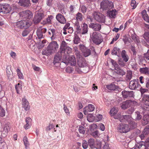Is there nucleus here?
<instances>
[{"label":"nucleus","mask_w":149,"mask_h":149,"mask_svg":"<svg viewBox=\"0 0 149 149\" xmlns=\"http://www.w3.org/2000/svg\"><path fill=\"white\" fill-rule=\"evenodd\" d=\"M136 1L135 0H132L131 3V6L133 7V9H135L137 5L136 4Z\"/></svg>","instance_id":"obj_57"},{"label":"nucleus","mask_w":149,"mask_h":149,"mask_svg":"<svg viewBox=\"0 0 149 149\" xmlns=\"http://www.w3.org/2000/svg\"><path fill=\"white\" fill-rule=\"evenodd\" d=\"M132 77V72L130 71H127L126 75V79L127 81H130Z\"/></svg>","instance_id":"obj_40"},{"label":"nucleus","mask_w":149,"mask_h":149,"mask_svg":"<svg viewBox=\"0 0 149 149\" xmlns=\"http://www.w3.org/2000/svg\"><path fill=\"white\" fill-rule=\"evenodd\" d=\"M118 111V109L117 108L113 107L110 110V113L111 116H113L114 117L117 115V113Z\"/></svg>","instance_id":"obj_31"},{"label":"nucleus","mask_w":149,"mask_h":149,"mask_svg":"<svg viewBox=\"0 0 149 149\" xmlns=\"http://www.w3.org/2000/svg\"><path fill=\"white\" fill-rule=\"evenodd\" d=\"M122 93L123 97L125 98L133 97L134 95V93L133 91H124L122 92Z\"/></svg>","instance_id":"obj_20"},{"label":"nucleus","mask_w":149,"mask_h":149,"mask_svg":"<svg viewBox=\"0 0 149 149\" xmlns=\"http://www.w3.org/2000/svg\"><path fill=\"white\" fill-rule=\"evenodd\" d=\"M66 43L64 41H63L60 47V49L61 51L60 52H58L56 54V63L59 62L61 59L62 54L61 52H63L65 49Z\"/></svg>","instance_id":"obj_10"},{"label":"nucleus","mask_w":149,"mask_h":149,"mask_svg":"<svg viewBox=\"0 0 149 149\" xmlns=\"http://www.w3.org/2000/svg\"><path fill=\"white\" fill-rule=\"evenodd\" d=\"M125 116H128L129 117L125 119V121H127L128 122L129 124L131 125V128H135L137 126V123L133 121V118L131 116L129 115H126Z\"/></svg>","instance_id":"obj_17"},{"label":"nucleus","mask_w":149,"mask_h":149,"mask_svg":"<svg viewBox=\"0 0 149 149\" xmlns=\"http://www.w3.org/2000/svg\"><path fill=\"white\" fill-rule=\"evenodd\" d=\"M95 118V117L92 114H89L87 117V120L89 122H93Z\"/></svg>","instance_id":"obj_47"},{"label":"nucleus","mask_w":149,"mask_h":149,"mask_svg":"<svg viewBox=\"0 0 149 149\" xmlns=\"http://www.w3.org/2000/svg\"><path fill=\"white\" fill-rule=\"evenodd\" d=\"M19 3L21 6L24 7H28L30 4L29 0H19Z\"/></svg>","instance_id":"obj_23"},{"label":"nucleus","mask_w":149,"mask_h":149,"mask_svg":"<svg viewBox=\"0 0 149 149\" xmlns=\"http://www.w3.org/2000/svg\"><path fill=\"white\" fill-rule=\"evenodd\" d=\"M120 49L116 47H114L111 51V54L112 55H115L119 56L120 55Z\"/></svg>","instance_id":"obj_32"},{"label":"nucleus","mask_w":149,"mask_h":149,"mask_svg":"<svg viewBox=\"0 0 149 149\" xmlns=\"http://www.w3.org/2000/svg\"><path fill=\"white\" fill-rule=\"evenodd\" d=\"M88 26L87 24L85 23H84L83 24L82 32V34H84L87 33L88 31Z\"/></svg>","instance_id":"obj_39"},{"label":"nucleus","mask_w":149,"mask_h":149,"mask_svg":"<svg viewBox=\"0 0 149 149\" xmlns=\"http://www.w3.org/2000/svg\"><path fill=\"white\" fill-rule=\"evenodd\" d=\"M10 54L11 57L14 59H15L16 56V54L15 52L13 51H11L10 53Z\"/></svg>","instance_id":"obj_59"},{"label":"nucleus","mask_w":149,"mask_h":149,"mask_svg":"<svg viewBox=\"0 0 149 149\" xmlns=\"http://www.w3.org/2000/svg\"><path fill=\"white\" fill-rule=\"evenodd\" d=\"M131 100H126L120 104V107L122 109L125 110L129 107L131 106Z\"/></svg>","instance_id":"obj_18"},{"label":"nucleus","mask_w":149,"mask_h":149,"mask_svg":"<svg viewBox=\"0 0 149 149\" xmlns=\"http://www.w3.org/2000/svg\"><path fill=\"white\" fill-rule=\"evenodd\" d=\"M95 107L93 105L89 104L84 109L83 112L84 114L87 115L89 112H91L94 110Z\"/></svg>","instance_id":"obj_15"},{"label":"nucleus","mask_w":149,"mask_h":149,"mask_svg":"<svg viewBox=\"0 0 149 149\" xmlns=\"http://www.w3.org/2000/svg\"><path fill=\"white\" fill-rule=\"evenodd\" d=\"M53 18L52 16H49L46 19L44 20L42 22V23L43 25L46 24H49L51 22V20Z\"/></svg>","instance_id":"obj_35"},{"label":"nucleus","mask_w":149,"mask_h":149,"mask_svg":"<svg viewBox=\"0 0 149 149\" xmlns=\"http://www.w3.org/2000/svg\"><path fill=\"white\" fill-rule=\"evenodd\" d=\"M5 111L3 109H1L0 111V116L3 117L5 116Z\"/></svg>","instance_id":"obj_62"},{"label":"nucleus","mask_w":149,"mask_h":149,"mask_svg":"<svg viewBox=\"0 0 149 149\" xmlns=\"http://www.w3.org/2000/svg\"><path fill=\"white\" fill-rule=\"evenodd\" d=\"M83 55L85 57H86L89 56L91 54V50L88 49H86L82 52Z\"/></svg>","instance_id":"obj_41"},{"label":"nucleus","mask_w":149,"mask_h":149,"mask_svg":"<svg viewBox=\"0 0 149 149\" xmlns=\"http://www.w3.org/2000/svg\"><path fill=\"white\" fill-rule=\"evenodd\" d=\"M36 33L38 37H42L43 36L42 32L40 29H38L37 30Z\"/></svg>","instance_id":"obj_51"},{"label":"nucleus","mask_w":149,"mask_h":149,"mask_svg":"<svg viewBox=\"0 0 149 149\" xmlns=\"http://www.w3.org/2000/svg\"><path fill=\"white\" fill-rule=\"evenodd\" d=\"M62 62L68 64L69 63L71 65H74L76 64V61L74 55H72L69 57L68 56L64 55Z\"/></svg>","instance_id":"obj_4"},{"label":"nucleus","mask_w":149,"mask_h":149,"mask_svg":"<svg viewBox=\"0 0 149 149\" xmlns=\"http://www.w3.org/2000/svg\"><path fill=\"white\" fill-rule=\"evenodd\" d=\"M101 8L103 10H107L112 8L113 6V3L107 0H103L100 3Z\"/></svg>","instance_id":"obj_6"},{"label":"nucleus","mask_w":149,"mask_h":149,"mask_svg":"<svg viewBox=\"0 0 149 149\" xmlns=\"http://www.w3.org/2000/svg\"><path fill=\"white\" fill-rule=\"evenodd\" d=\"M17 73L18 76L19 78L20 79H23V76L22 73H21L20 70L19 69H17Z\"/></svg>","instance_id":"obj_52"},{"label":"nucleus","mask_w":149,"mask_h":149,"mask_svg":"<svg viewBox=\"0 0 149 149\" xmlns=\"http://www.w3.org/2000/svg\"><path fill=\"white\" fill-rule=\"evenodd\" d=\"M144 57L146 59L149 60V50H148L147 52L144 54Z\"/></svg>","instance_id":"obj_64"},{"label":"nucleus","mask_w":149,"mask_h":149,"mask_svg":"<svg viewBox=\"0 0 149 149\" xmlns=\"http://www.w3.org/2000/svg\"><path fill=\"white\" fill-rule=\"evenodd\" d=\"M140 86V85L139 84L138 80H133L131 81L129 84V88L132 90H135L139 88Z\"/></svg>","instance_id":"obj_9"},{"label":"nucleus","mask_w":149,"mask_h":149,"mask_svg":"<svg viewBox=\"0 0 149 149\" xmlns=\"http://www.w3.org/2000/svg\"><path fill=\"white\" fill-rule=\"evenodd\" d=\"M56 20L61 24H64L66 23L65 18L61 14H58L56 15Z\"/></svg>","instance_id":"obj_24"},{"label":"nucleus","mask_w":149,"mask_h":149,"mask_svg":"<svg viewBox=\"0 0 149 149\" xmlns=\"http://www.w3.org/2000/svg\"><path fill=\"white\" fill-rule=\"evenodd\" d=\"M75 55L77 59V63L79 66L81 68H85V70L81 68H77L76 71L78 73L81 72L86 73L88 72V67L87 64L84 58L80 54V52L77 49H75Z\"/></svg>","instance_id":"obj_1"},{"label":"nucleus","mask_w":149,"mask_h":149,"mask_svg":"<svg viewBox=\"0 0 149 149\" xmlns=\"http://www.w3.org/2000/svg\"><path fill=\"white\" fill-rule=\"evenodd\" d=\"M93 18L97 21L101 23H104L105 17L104 15L98 12H95L93 14Z\"/></svg>","instance_id":"obj_7"},{"label":"nucleus","mask_w":149,"mask_h":149,"mask_svg":"<svg viewBox=\"0 0 149 149\" xmlns=\"http://www.w3.org/2000/svg\"><path fill=\"white\" fill-rule=\"evenodd\" d=\"M121 55L123 60L125 62H127L129 59L127 55L126 54V51L125 50H123L122 51Z\"/></svg>","instance_id":"obj_33"},{"label":"nucleus","mask_w":149,"mask_h":149,"mask_svg":"<svg viewBox=\"0 0 149 149\" xmlns=\"http://www.w3.org/2000/svg\"><path fill=\"white\" fill-rule=\"evenodd\" d=\"M1 124V131L3 132H4L5 135H6L8 132L10 130V124L8 123L7 124Z\"/></svg>","instance_id":"obj_13"},{"label":"nucleus","mask_w":149,"mask_h":149,"mask_svg":"<svg viewBox=\"0 0 149 149\" xmlns=\"http://www.w3.org/2000/svg\"><path fill=\"white\" fill-rule=\"evenodd\" d=\"M22 107L26 111L28 110L30 108L29 103L28 101L25 98H22Z\"/></svg>","instance_id":"obj_21"},{"label":"nucleus","mask_w":149,"mask_h":149,"mask_svg":"<svg viewBox=\"0 0 149 149\" xmlns=\"http://www.w3.org/2000/svg\"><path fill=\"white\" fill-rule=\"evenodd\" d=\"M48 34L51 35V34H52V36L51 37H53L54 35L55 34V30L54 29H49L48 32Z\"/></svg>","instance_id":"obj_56"},{"label":"nucleus","mask_w":149,"mask_h":149,"mask_svg":"<svg viewBox=\"0 0 149 149\" xmlns=\"http://www.w3.org/2000/svg\"><path fill=\"white\" fill-rule=\"evenodd\" d=\"M19 84H18L15 86V89L17 93H19L20 91L21 90L22 88L21 86H19Z\"/></svg>","instance_id":"obj_55"},{"label":"nucleus","mask_w":149,"mask_h":149,"mask_svg":"<svg viewBox=\"0 0 149 149\" xmlns=\"http://www.w3.org/2000/svg\"><path fill=\"white\" fill-rule=\"evenodd\" d=\"M79 131L80 133L83 134H84L85 132V128L84 127L82 126L79 127Z\"/></svg>","instance_id":"obj_54"},{"label":"nucleus","mask_w":149,"mask_h":149,"mask_svg":"<svg viewBox=\"0 0 149 149\" xmlns=\"http://www.w3.org/2000/svg\"><path fill=\"white\" fill-rule=\"evenodd\" d=\"M115 72L117 74L121 75H123L125 74V72L122 69L120 68L118 66L115 68Z\"/></svg>","instance_id":"obj_29"},{"label":"nucleus","mask_w":149,"mask_h":149,"mask_svg":"<svg viewBox=\"0 0 149 149\" xmlns=\"http://www.w3.org/2000/svg\"><path fill=\"white\" fill-rule=\"evenodd\" d=\"M82 147L84 149H86L88 147V144L86 141L83 140L82 143Z\"/></svg>","instance_id":"obj_49"},{"label":"nucleus","mask_w":149,"mask_h":149,"mask_svg":"<svg viewBox=\"0 0 149 149\" xmlns=\"http://www.w3.org/2000/svg\"><path fill=\"white\" fill-rule=\"evenodd\" d=\"M134 128H131L130 125V126L127 124L121 123L118 125L117 130L118 132L120 133H126L129 132L131 129Z\"/></svg>","instance_id":"obj_5"},{"label":"nucleus","mask_w":149,"mask_h":149,"mask_svg":"<svg viewBox=\"0 0 149 149\" xmlns=\"http://www.w3.org/2000/svg\"><path fill=\"white\" fill-rule=\"evenodd\" d=\"M88 146L91 149H100L102 146L101 142L99 140L95 141L94 139L90 138L88 140Z\"/></svg>","instance_id":"obj_3"},{"label":"nucleus","mask_w":149,"mask_h":149,"mask_svg":"<svg viewBox=\"0 0 149 149\" xmlns=\"http://www.w3.org/2000/svg\"><path fill=\"white\" fill-rule=\"evenodd\" d=\"M56 49V42L55 41L51 42L45 49L42 51V54L43 55L49 56L55 52Z\"/></svg>","instance_id":"obj_2"},{"label":"nucleus","mask_w":149,"mask_h":149,"mask_svg":"<svg viewBox=\"0 0 149 149\" xmlns=\"http://www.w3.org/2000/svg\"><path fill=\"white\" fill-rule=\"evenodd\" d=\"M63 109L66 114L68 115H70V112L68 109L65 104L63 105Z\"/></svg>","instance_id":"obj_50"},{"label":"nucleus","mask_w":149,"mask_h":149,"mask_svg":"<svg viewBox=\"0 0 149 149\" xmlns=\"http://www.w3.org/2000/svg\"><path fill=\"white\" fill-rule=\"evenodd\" d=\"M44 15L43 13H37L34 17L33 19V21L35 24H37L40 22L42 18L44 17Z\"/></svg>","instance_id":"obj_16"},{"label":"nucleus","mask_w":149,"mask_h":149,"mask_svg":"<svg viewBox=\"0 0 149 149\" xmlns=\"http://www.w3.org/2000/svg\"><path fill=\"white\" fill-rule=\"evenodd\" d=\"M89 27L95 31H98L101 29V25L99 23H90L89 25Z\"/></svg>","instance_id":"obj_14"},{"label":"nucleus","mask_w":149,"mask_h":149,"mask_svg":"<svg viewBox=\"0 0 149 149\" xmlns=\"http://www.w3.org/2000/svg\"><path fill=\"white\" fill-rule=\"evenodd\" d=\"M129 117V116H121L120 113H118L116 116L114 117V118L116 119H119L120 122H123L125 121V118Z\"/></svg>","instance_id":"obj_22"},{"label":"nucleus","mask_w":149,"mask_h":149,"mask_svg":"<svg viewBox=\"0 0 149 149\" xmlns=\"http://www.w3.org/2000/svg\"><path fill=\"white\" fill-rule=\"evenodd\" d=\"M19 14L20 16L23 18H26L30 19L33 17V14L32 12L28 10L22 11L19 13Z\"/></svg>","instance_id":"obj_8"},{"label":"nucleus","mask_w":149,"mask_h":149,"mask_svg":"<svg viewBox=\"0 0 149 149\" xmlns=\"http://www.w3.org/2000/svg\"><path fill=\"white\" fill-rule=\"evenodd\" d=\"M10 6L8 4H0V13H7L9 12Z\"/></svg>","instance_id":"obj_12"},{"label":"nucleus","mask_w":149,"mask_h":149,"mask_svg":"<svg viewBox=\"0 0 149 149\" xmlns=\"http://www.w3.org/2000/svg\"><path fill=\"white\" fill-rule=\"evenodd\" d=\"M146 87L148 88L149 89V78H146Z\"/></svg>","instance_id":"obj_63"},{"label":"nucleus","mask_w":149,"mask_h":149,"mask_svg":"<svg viewBox=\"0 0 149 149\" xmlns=\"http://www.w3.org/2000/svg\"><path fill=\"white\" fill-rule=\"evenodd\" d=\"M15 26L17 28L22 29H23V24L22 20L17 22L15 23Z\"/></svg>","instance_id":"obj_42"},{"label":"nucleus","mask_w":149,"mask_h":149,"mask_svg":"<svg viewBox=\"0 0 149 149\" xmlns=\"http://www.w3.org/2000/svg\"><path fill=\"white\" fill-rule=\"evenodd\" d=\"M93 42L97 45L100 44L103 41L101 38H91Z\"/></svg>","instance_id":"obj_38"},{"label":"nucleus","mask_w":149,"mask_h":149,"mask_svg":"<svg viewBox=\"0 0 149 149\" xmlns=\"http://www.w3.org/2000/svg\"><path fill=\"white\" fill-rule=\"evenodd\" d=\"M22 21L23 28L27 29L32 25V23L29 20H22Z\"/></svg>","instance_id":"obj_26"},{"label":"nucleus","mask_w":149,"mask_h":149,"mask_svg":"<svg viewBox=\"0 0 149 149\" xmlns=\"http://www.w3.org/2000/svg\"><path fill=\"white\" fill-rule=\"evenodd\" d=\"M11 65H7L6 69L7 75L8 79H11L12 76V72L11 69Z\"/></svg>","instance_id":"obj_25"},{"label":"nucleus","mask_w":149,"mask_h":149,"mask_svg":"<svg viewBox=\"0 0 149 149\" xmlns=\"http://www.w3.org/2000/svg\"><path fill=\"white\" fill-rule=\"evenodd\" d=\"M116 10L108 11L107 12V15L108 16L111 18L114 17V16L116 15Z\"/></svg>","instance_id":"obj_36"},{"label":"nucleus","mask_w":149,"mask_h":149,"mask_svg":"<svg viewBox=\"0 0 149 149\" xmlns=\"http://www.w3.org/2000/svg\"><path fill=\"white\" fill-rule=\"evenodd\" d=\"M83 16L81 13H78L76 15V19L77 21H81L83 19Z\"/></svg>","instance_id":"obj_45"},{"label":"nucleus","mask_w":149,"mask_h":149,"mask_svg":"<svg viewBox=\"0 0 149 149\" xmlns=\"http://www.w3.org/2000/svg\"><path fill=\"white\" fill-rule=\"evenodd\" d=\"M75 26L77 29V32L78 33L80 32L81 31V29L79 24L78 23H77L75 25Z\"/></svg>","instance_id":"obj_58"},{"label":"nucleus","mask_w":149,"mask_h":149,"mask_svg":"<svg viewBox=\"0 0 149 149\" xmlns=\"http://www.w3.org/2000/svg\"><path fill=\"white\" fill-rule=\"evenodd\" d=\"M40 38H36L37 40L38 41V42H37L38 43V49L42 48L47 44L46 40H41L40 39Z\"/></svg>","instance_id":"obj_19"},{"label":"nucleus","mask_w":149,"mask_h":149,"mask_svg":"<svg viewBox=\"0 0 149 149\" xmlns=\"http://www.w3.org/2000/svg\"><path fill=\"white\" fill-rule=\"evenodd\" d=\"M142 15L143 19L146 22L149 23V17L147 14L146 11L144 10L141 12Z\"/></svg>","instance_id":"obj_28"},{"label":"nucleus","mask_w":149,"mask_h":149,"mask_svg":"<svg viewBox=\"0 0 149 149\" xmlns=\"http://www.w3.org/2000/svg\"><path fill=\"white\" fill-rule=\"evenodd\" d=\"M149 102H140V104L141 107L145 110H149Z\"/></svg>","instance_id":"obj_27"},{"label":"nucleus","mask_w":149,"mask_h":149,"mask_svg":"<svg viewBox=\"0 0 149 149\" xmlns=\"http://www.w3.org/2000/svg\"><path fill=\"white\" fill-rule=\"evenodd\" d=\"M123 40L125 44L128 45L130 42L131 39L130 38H124Z\"/></svg>","instance_id":"obj_53"},{"label":"nucleus","mask_w":149,"mask_h":149,"mask_svg":"<svg viewBox=\"0 0 149 149\" xmlns=\"http://www.w3.org/2000/svg\"><path fill=\"white\" fill-rule=\"evenodd\" d=\"M117 86L113 84L107 86V88L111 90H115L117 88Z\"/></svg>","instance_id":"obj_43"},{"label":"nucleus","mask_w":149,"mask_h":149,"mask_svg":"<svg viewBox=\"0 0 149 149\" xmlns=\"http://www.w3.org/2000/svg\"><path fill=\"white\" fill-rule=\"evenodd\" d=\"M81 10L82 13H84L86 12L87 8L85 6H82L81 7Z\"/></svg>","instance_id":"obj_60"},{"label":"nucleus","mask_w":149,"mask_h":149,"mask_svg":"<svg viewBox=\"0 0 149 149\" xmlns=\"http://www.w3.org/2000/svg\"><path fill=\"white\" fill-rule=\"evenodd\" d=\"M136 116L135 119L137 120H139L141 119L142 116L140 114L139 112L136 111L135 113Z\"/></svg>","instance_id":"obj_46"},{"label":"nucleus","mask_w":149,"mask_h":149,"mask_svg":"<svg viewBox=\"0 0 149 149\" xmlns=\"http://www.w3.org/2000/svg\"><path fill=\"white\" fill-rule=\"evenodd\" d=\"M54 125L52 124H50L47 126L46 128V130L47 131H50L52 129H55Z\"/></svg>","instance_id":"obj_48"},{"label":"nucleus","mask_w":149,"mask_h":149,"mask_svg":"<svg viewBox=\"0 0 149 149\" xmlns=\"http://www.w3.org/2000/svg\"><path fill=\"white\" fill-rule=\"evenodd\" d=\"M23 141H24V145L25 146L26 148L27 149V147H29V145L27 138L26 136L24 137L23 139Z\"/></svg>","instance_id":"obj_44"},{"label":"nucleus","mask_w":149,"mask_h":149,"mask_svg":"<svg viewBox=\"0 0 149 149\" xmlns=\"http://www.w3.org/2000/svg\"><path fill=\"white\" fill-rule=\"evenodd\" d=\"M143 97V98L140 102H149V95L147 94H144L142 95Z\"/></svg>","instance_id":"obj_37"},{"label":"nucleus","mask_w":149,"mask_h":149,"mask_svg":"<svg viewBox=\"0 0 149 149\" xmlns=\"http://www.w3.org/2000/svg\"><path fill=\"white\" fill-rule=\"evenodd\" d=\"M148 145L147 142L141 141L137 143L134 148H132L131 149H148Z\"/></svg>","instance_id":"obj_11"},{"label":"nucleus","mask_w":149,"mask_h":149,"mask_svg":"<svg viewBox=\"0 0 149 149\" xmlns=\"http://www.w3.org/2000/svg\"><path fill=\"white\" fill-rule=\"evenodd\" d=\"M66 51L68 54H69L72 52V49L69 47H66L64 50Z\"/></svg>","instance_id":"obj_61"},{"label":"nucleus","mask_w":149,"mask_h":149,"mask_svg":"<svg viewBox=\"0 0 149 149\" xmlns=\"http://www.w3.org/2000/svg\"><path fill=\"white\" fill-rule=\"evenodd\" d=\"M149 123V114L145 115L143 117L142 124L144 125H146Z\"/></svg>","instance_id":"obj_30"},{"label":"nucleus","mask_w":149,"mask_h":149,"mask_svg":"<svg viewBox=\"0 0 149 149\" xmlns=\"http://www.w3.org/2000/svg\"><path fill=\"white\" fill-rule=\"evenodd\" d=\"M139 71L140 72L146 74H149V67L141 68L140 69Z\"/></svg>","instance_id":"obj_34"}]
</instances>
